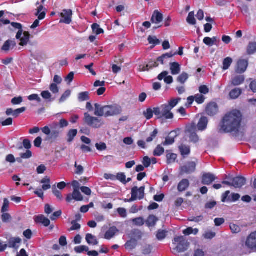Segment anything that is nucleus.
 <instances>
[{
  "mask_svg": "<svg viewBox=\"0 0 256 256\" xmlns=\"http://www.w3.org/2000/svg\"><path fill=\"white\" fill-rule=\"evenodd\" d=\"M84 120L88 126L94 128H98L102 125L100 120L96 117L91 116L88 112L84 114Z\"/></svg>",
  "mask_w": 256,
  "mask_h": 256,
  "instance_id": "6",
  "label": "nucleus"
},
{
  "mask_svg": "<svg viewBox=\"0 0 256 256\" xmlns=\"http://www.w3.org/2000/svg\"><path fill=\"white\" fill-rule=\"evenodd\" d=\"M36 16L38 17V20H36L33 24L31 26V28L34 29L39 26L40 21L44 18L46 16V8L42 6H39L36 10Z\"/></svg>",
  "mask_w": 256,
  "mask_h": 256,
  "instance_id": "8",
  "label": "nucleus"
},
{
  "mask_svg": "<svg viewBox=\"0 0 256 256\" xmlns=\"http://www.w3.org/2000/svg\"><path fill=\"white\" fill-rule=\"evenodd\" d=\"M206 239H212L216 236V233L212 231L206 232L203 235Z\"/></svg>",
  "mask_w": 256,
  "mask_h": 256,
  "instance_id": "62",
  "label": "nucleus"
},
{
  "mask_svg": "<svg viewBox=\"0 0 256 256\" xmlns=\"http://www.w3.org/2000/svg\"><path fill=\"white\" fill-rule=\"evenodd\" d=\"M232 62V58H230V57H228V58H224L223 60V63H222V64H223L222 69L224 70H228Z\"/></svg>",
  "mask_w": 256,
  "mask_h": 256,
  "instance_id": "42",
  "label": "nucleus"
},
{
  "mask_svg": "<svg viewBox=\"0 0 256 256\" xmlns=\"http://www.w3.org/2000/svg\"><path fill=\"white\" fill-rule=\"evenodd\" d=\"M188 75L187 73L183 72L177 78V81L180 84H184L188 79Z\"/></svg>",
  "mask_w": 256,
  "mask_h": 256,
  "instance_id": "43",
  "label": "nucleus"
},
{
  "mask_svg": "<svg viewBox=\"0 0 256 256\" xmlns=\"http://www.w3.org/2000/svg\"><path fill=\"white\" fill-rule=\"evenodd\" d=\"M16 46V42L15 40H8L4 43L2 47V50L6 52H8L12 50Z\"/></svg>",
  "mask_w": 256,
  "mask_h": 256,
  "instance_id": "18",
  "label": "nucleus"
},
{
  "mask_svg": "<svg viewBox=\"0 0 256 256\" xmlns=\"http://www.w3.org/2000/svg\"><path fill=\"white\" fill-rule=\"evenodd\" d=\"M154 114L153 110L150 108H148L146 111L144 112V115L148 119H150Z\"/></svg>",
  "mask_w": 256,
  "mask_h": 256,
  "instance_id": "57",
  "label": "nucleus"
},
{
  "mask_svg": "<svg viewBox=\"0 0 256 256\" xmlns=\"http://www.w3.org/2000/svg\"><path fill=\"white\" fill-rule=\"evenodd\" d=\"M177 53L175 52L172 54V52H170V53H166L162 55L161 56H160L157 58V62H160L162 64H164L167 62V60L170 58L174 56Z\"/></svg>",
  "mask_w": 256,
  "mask_h": 256,
  "instance_id": "26",
  "label": "nucleus"
},
{
  "mask_svg": "<svg viewBox=\"0 0 256 256\" xmlns=\"http://www.w3.org/2000/svg\"><path fill=\"white\" fill-rule=\"evenodd\" d=\"M246 180L244 177L237 176L233 178L232 182V186L236 188H240L246 184Z\"/></svg>",
  "mask_w": 256,
  "mask_h": 256,
  "instance_id": "17",
  "label": "nucleus"
},
{
  "mask_svg": "<svg viewBox=\"0 0 256 256\" xmlns=\"http://www.w3.org/2000/svg\"><path fill=\"white\" fill-rule=\"evenodd\" d=\"M179 150L181 154L183 156L188 155L190 152V146L184 144H182L179 146Z\"/></svg>",
  "mask_w": 256,
  "mask_h": 256,
  "instance_id": "33",
  "label": "nucleus"
},
{
  "mask_svg": "<svg viewBox=\"0 0 256 256\" xmlns=\"http://www.w3.org/2000/svg\"><path fill=\"white\" fill-rule=\"evenodd\" d=\"M245 80L244 76L239 75L233 77L232 79V84L234 86H238L242 84Z\"/></svg>",
  "mask_w": 256,
  "mask_h": 256,
  "instance_id": "25",
  "label": "nucleus"
},
{
  "mask_svg": "<svg viewBox=\"0 0 256 256\" xmlns=\"http://www.w3.org/2000/svg\"><path fill=\"white\" fill-rule=\"evenodd\" d=\"M246 246L252 250H256V231L248 236L246 242Z\"/></svg>",
  "mask_w": 256,
  "mask_h": 256,
  "instance_id": "9",
  "label": "nucleus"
},
{
  "mask_svg": "<svg viewBox=\"0 0 256 256\" xmlns=\"http://www.w3.org/2000/svg\"><path fill=\"white\" fill-rule=\"evenodd\" d=\"M138 242L136 240L131 238L126 243L124 247L126 250H132L136 246Z\"/></svg>",
  "mask_w": 256,
  "mask_h": 256,
  "instance_id": "29",
  "label": "nucleus"
},
{
  "mask_svg": "<svg viewBox=\"0 0 256 256\" xmlns=\"http://www.w3.org/2000/svg\"><path fill=\"white\" fill-rule=\"evenodd\" d=\"M21 239L19 238H12L8 241V247L18 249L19 244L21 242Z\"/></svg>",
  "mask_w": 256,
  "mask_h": 256,
  "instance_id": "22",
  "label": "nucleus"
},
{
  "mask_svg": "<svg viewBox=\"0 0 256 256\" xmlns=\"http://www.w3.org/2000/svg\"><path fill=\"white\" fill-rule=\"evenodd\" d=\"M90 98L89 92H82L78 94V100L80 102L89 100Z\"/></svg>",
  "mask_w": 256,
  "mask_h": 256,
  "instance_id": "38",
  "label": "nucleus"
},
{
  "mask_svg": "<svg viewBox=\"0 0 256 256\" xmlns=\"http://www.w3.org/2000/svg\"><path fill=\"white\" fill-rule=\"evenodd\" d=\"M86 240L89 244H92L94 246L98 244V241L96 238L92 234H88L86 235Z\"/></svg>",
  "mask_w": 256,
  "mask_h": 256,
  "instance_id": "34",
  "label": "nucleus"
},
{
  "mask_svg": "<svg viewBox=\"0 0 256 256\" xmlns=\"http://www.w3.org/2000/svg\"><path fill=\"white\" fill-rule=\"evenodd\" d=\"M72 227L68 230L69 231L78 230L80 228V224L77 223L76 220L72 222Z\"/></svg>",
  "mask_w": 256,
  "mask_h": 256,
  "instance_id": "54",
  "label": "nucleus"
},
{
  "mask_svg": "<svg viewBox=\"0 0 256 256\" xmlns=\"http://www.w3.org/2000/svg\"><path fill=\"white\" fill-rule=\"evenodd\" d=\"M162 14L158 10H154L151 18L152 22L155 24H158L162 21Z\"/></svg>",
  "mask_w": 256,
  "mask_h": 256,
  "instance_id": "21",
  "label": "nucleus"
},
{
  "mask_svg": "<svg viewBox=\"0 0 256 256\" xmlns=\"http://www.w3.org/2000/svg\"><path fill=\"white\" fill-rule=\"evenodd\" d=\"M248 61L245 60H240L238 62L237 68L236 72L238 73L242 74L244 72L248 67Z\"/></svg>",
  "mask_w": 256,
  "mask_h": 256,
  "instance_id": "19",
  "label": "nucleus"
},
{
  "mask_svg": "<svg viewBox=\"0 0 256 256\" xmlns=\"http://www.w3.org/2000/svg\"><path fill=\"white\" fill-rule=\"evenodd\" d=\"M74 250L76 253H81L84 251L88 252L89 248L87 246H80L75 247Z\"/></svg>",
  "mask_w": 256,
  "mask_h": 256,
  "instance_id": "49",
  "label": "nucleus"
},
{
  "mask_svg": "<svg viewBox=\"0 0 256 256\" xmlns=\"http://www.w3.org/2000/svg\"><path fill=\"white\" fill-rule=\"evenodd\" d=\"M196 164L194 162H188L186 165L182 167L181 170L182 173L187 174H190L194 172L196 170Z\"/></svg>",
  "mask_w": 256,
  "mask_h": 256,
  "instance_id": "16",
  "label": "nucleus"
},
{
  "mask_svg": "<svg viewBox=\"0 0 256 256\" xmlns=\"http://www.w3.org/2000/svg\"><path fill=\"white\" fill-rule=\"evenodd\" d=\"M30 34L28 32H24L23 36L20 39V43L19 44L21 46H25L27 45L30 38Z\"/></svg>",
  "mask_w": 256,
  "mask_h": 256,
  "instance_id": "30",
  "label": "nucleus"
},
{
  "mask_svg": "<svg viewBox=\"0 0 256 256\" xmlns=\"http://www.w3.org/2000/svg\"><path fill=\"white\" fill-rule=\"evenodd\" d=\"M174 142V138L170 136H167L166 140L162 142V144L164 146L171 145Z\"/></svg>",
  "mask_w": 256,
  "mask_h": 256,
  "instance_id": "52",
  "label": "nucleus"
},
{
  "mask_svg": "<svg viewBox=\"0 0 256 256\" xmlns=\"http://www.w3.org/2000/svg\"><path fill=\"white\" fill-rule=\"evenodd\" d=\"M72 12L70 10H64L60 14V16L62 18L60 20V23H64L66 24H70L72 21Z\"/></svg>",
  "mask_w": 256,
  "mask_h": 256,
  "instance_id": "10",
  "label": "nucleus"
},
{
  "mask_svg": "<svg viewBox=\"0 0 256 256\" xmlns=\"http://www.w3.org/2000/svg\"><path fill=\"white\" fill-rule=\"evenodd\" d=\"M94 114L98 116H113L120 114L122 108L117 104L102 106L98 104H95Z\"/></svg>",
  "mask_w": 256,
  "mask_h": 256,
  "instance_id": "2",
  "label": "nucleus"
},
{
  "mask_svg": "<svg viewBox=\"0 0 256 256\" xmlns=\"http://www.w3.org/2000/svg\"><path fill=\"white\" fill-rule=\"evenodd\" d=\"M42 132L48 136L49 140H56L60 136L62 131L58 128V122H53L50 126H46L41 129Z\"/></svg>",
  "mask_w": 256,
  "mask_h": 256,
  "instance_id": "3",
  "label": "nucleus"
},
{
  "mask_svg": "<svg viewBox=\"0 0 256 256\" xmlns=\"http://www.w3.org/2000/svg\"><path fill=\"white\" fill-rule=\"evenodd\" d=\"M230 194L229 190L226 191L222 195V202H225L226 200L230 202H236L239 200L240 198V195L238 194H232L231 196H228Z\"/></svg>",
  "mask_w": 256,
  "mask_h": 256,
  "instance_id": "13",
  "label": "nucleus"
},
{
  "mask_svg": "<svg viewBox=\"0 0 256 256\" xmlns=\"http://www.w3.org/2000/svg\"><path fill=\"white\" fill-rule=\"evenodd\" d=\"M190 186V182L188 180L183 179L178 184V190L179 192H182L186 190Z\"/></svg>",
  "mask_w": 256,
  "mask_h": 256,
  "instance_id": "27",
  "label": "nucleus"
},
{
  "mask_svg": "<svg viewBox=\"0 0 256 256\" xmlns=\"http://www.w3.org/2000/svg\"><path fill=\"white\" fill-rule=\"evenodd\" d=\"M41 96L46 100L48 102H52L54 99L52 98V94L48 90L43 91L41 93Z\"/></svg>",
  "mask_w": 256,
  "mask_h": 256,
  "instance_id": "47",
  "label": "nucleus"
},
{
  "mask_svg": "<svg viewBox=\"0 0 256 256\" xmlns=\"http://www.w3.org/2000/svg\"><path fill=\"white\" fill-rule=\"evenodd\" d=\"M34 220L36 223L42 224L45 226H48L50 224V220L44 215H39L35 217Z\"/></svg>",
  "mask_w": 256,
  "mask_h": 256,
  "instance_id": "24",
  "label": "nucleus"
},
{
  "mask_svg": "<svg viewBox=\"0 0 256 256\" xmlns=\"http://www.w3.org/2000/svg\"><path fill=\"white\" fill-rule=\"evenodd\" d=\"M68 122L65 119H61L58 122V128H66L68 126Z\"/></svg>",
  "mask_w": 256,
  "mask_h": 256,
  "instance_id": "55",
  "label": "nucleus"
},
{
  "mask_svg": "<svg viewBox=\"0 0 256 256\" xmlns=\"http://www.w3.org/2000/svg\"><path fill=\"white\" fill-rule=\"evenodd\" d=\"M242 90L240 88H235L232 90L229 94V96L230 99H236L242 94Z\"/></svg>",
  "mask_w": 256,
  "mask_h": 256,
  "instance_id": "31",
  "label": "nucleus"
},
{
  "mask_svg": "<svg viewBox=\"0 0 256 256\" xmlns=\"http://www.w3.org/2000/svg\"><path fill=\"white\" fill-rule=\"evenodd\" d=\"M206 113L210 116L215 115L218 112V106L214 102L209 103L206 109Z\"/></svg>",
  "mask_w": 256,
  "mask_h": 256,
  "instance_id": "12",
  "label": "nucleus"
},
{
  "mask_svg": "<svg viewBox=\"0 0 256 256\" xmlns=\"http://www.w3.org/2000/svg\"><path fill=\"white\" fill-rule=\"evenodd\" d=\"M26 110V108L25 107H22L20 108H18L16 110H14L12 116L14 118H17L18 116L20 114L24 112Z\"/></svg>",
  "mask_w": 256,
  "mask_h": 256,
  "instance_id": "60",
  "label": "nucleus"
},
{
  "mask_svg": "<svg viewBox=\"0 0 256 256\" xmlns=\"http://www.w3.org/2000/svg\"><path fill=\"white\" fill-rule=\"evenodd\" d=\"M119 232L118 230L114 226L110 227L109 229L104 234V238L106 240H110L113 238L116 234Z\"/></svg>",
  "mask_w": 256,
  "mask_h": 256,
  "instance_id": "20",
  "label": "nucleus"
},
{
  "mask_svg": "<svg viewBox=\"0 0 256 256\" xmlns=\"http://www.w3.org/2000/svg\"><path fill=\"white\" fill-rule=\"evenodd\" d=\"M50 182V180L48 177L46 176L42 178L40 181V183L43 184L42 186V190H46L50 189L51 188Z\"/></svg>",
  "mask_w": 256,
  "mask_h": 256,
  "instance_id": "32",
  "label": "nucleus"
},
{
  "mask_svg": "<svg viewBox=\"0 0 256 256\" xmlns=\"http://www.w3.org/2000/svg\"><path fill=\"white\" fill-rule=\"evenodd\" d=\"M162 110V116L166 119H172L174 118V114L171 112L172 109L170 108L167 104H162L161 106Z\"/></svg>",
  "mask_w": 256,
  "mask_h": 256,
  "instance_id": "14",
  "label": "nucleus"
},
{
  "mask_svg": "<svg viewBox=\"0 0 256 256\" xmlns=\"http://www.w3.org/2000/svg\"><path fill=\"white\" fill-rule=\"evenodd\" d=\"M142 238V232L138 230H134L132 232V238H134L138 241Z\"/></svg>",
  "mask_w": 256,
  "mask_h": 256,
  "instance_id": "44",
  "label": "nucleus"
},
{
  "mask_svg": "<svg viewBox=\"0 0 256 256\" xmlns=\"http://www.w3.org/2000/svg\"><path fill=\"white\" fill-rule=\"evenodd\" d=\"M170 70L172 74L176 75L180 72V66L176 62H172L170 64Z\"/></svg>",
  "mask_w": 256,
  "mask_h": 256,
  "instance_id": "28",
  "label": "nucleus"
},
{
  "mask_svg": "<svg viewBox=\"0 0 256 256\" xmlns=\"http://www.w3.org/2000/svg\"><path fill=\"white\" fill-rule=\"evenodd\" d=\"M145 186H142L140 188L134 186L132 188V197L129 201H134L137 199L142 200L144 196Z\"/></svg>",
  "mask_w": 256,
  "mask_h": 256,
  "instance_id": "7",
  "label": "nucleus"
},
{
  "mask_svg": "<svg viewBox=\"0 0 256 256\" xmlns=\"http://www.w3.org/2000/svg\"><path fill=\"white\" fill-rule=\"evenodd\" d=\"M153 249L152 246L150 244H144L142 246V252L144 255L150 254Z\"/></svg>",
  "mask_w": 256,
  "mask_h": 256,
  "instance_id": "36",
  "label": "nucleus"
},
{
  "mask_svg": "<svg viewBox=\"0 0 256 256\" xmlns=\"http://www.w3.org/2000/svg\"><path fill=\"white\" fill-rule=\"evenodd\" d=\"M194 98L196 102L199 104L203 103L205 100V97L200 94H196Z\"/></svg>",
  "mask_w": 256,
  "mask_h": 256,
  "instance_id": "56",
  "label": "nucleus"
},
{
  "mask_svg": "<svg viewBox=\"0 0 256 256\" xmlns=\"http://www.w3.org/2000/svg\"><path fill=\"white\" fill-rule=\"evenodd\" d=\"M164 152V149L160 145H158L154 151V155L158 156L162 155Z\"/></svg>",
  "mask_w": 256,
  "mask_h": 256,
  "instance_id": "45",
  "label": "nucleus"
},
{
  "mask_svg": "<svg viewBox=\"0 0 256 256\" xmlns=\"http://www.w3.org/2000/svg\"><path fill=\"white\" fill-rule=\"evenodd\" d=\"M208 124V120L207 118L202 116L200 118L197 124L196 129L198 128L200 131H203L206 128Z\"/></svg>",
  "mask_w": 256,
  "mask_h": 256,
  "instance_id": "23",
  "label": "nucleus"
},
{
  "mask_svg": "<svg viewBox=\"0 0 256 256\" xmlns=\"http://www.w3.org/2000/svg\"><path fill=\"white\" fill-rule=\"evenodd\" d=\"M28 100H36L38 102H42V99L37 94H32L28 96Z\"/></svg>",
  "mask_w": 256,
  "mask_h": 256,
  "instance_id": "61",
  "label": "nucleus"
},
{
  "mask_svg": "<svg viewBox=\"0 0 256 256\" xmlns=\"http://www.w3.org/2000/svg\"><path fill=\"white\" fill-rule=\"evenodd\" d=\"M180 100V98H172L168 102V104H167V106L172 110L178 104Z\"/></svg>",
  "mask_w": 256,
  "mask_h": 256,
  "instance_id": "46",
  "label": "nucleus"
},
{
  "mask_svg": "<svg viewBox=\"0 0 256 256\" xmlns=\"http://www.w3.org/2000/svg\"><path fill=\"white\" fill-rule=\"evenodd\" d=\"M148 40L150 44H153L154 46L159 44H160V40H158L155 36H149Z\"/></svg>",
  "mask_w": 256,
  "mask_h": 256,
  "instance_id": "53",
  "label": "nucleus"
},
{
  "mask_svg": "<svg viewBox=\"0 0 256 256\" xmlns=\"http://www.w3.org/2000/svg\"><path fill=\"white\" fill-rule=\"evenodd\" d=\"M242 115L238 110L227 113L223 118L222 130L226 132H237L240 127Z\"/></svg>",
  "mask_w": 256,
  "mask_h": 256,
  "instance_id": "1",
  "label": "nucleus"
},
{
  "mask_svg": "<svg viewBox=\"0 0 256 256\" xmlns=\"http://www.w3.org/2000/svg\"><path fill=\"white\" fill-rule=\"evenodd\" d=\"M166 153L167 163L170 164L174 162L177 158V155L175 154L169 153L168 150L166 151Z\"/></svg>",
  "mask_w": 256,
  "mask_h": 256,
  "instance_id": "39",
  "label": "nucleus"
},
{
  "mask_svg": "<svg viewBox=\"0 0 256 256\" xmlns=\"http://www.w3.org/2000/svg\"><path fill=\"white\" fill-rule=\"evenodd\" d=\"M204 217L200 215L197 216H192L188 218V220L190 222H198L203 220Z\"/></svg>",
  "mask_w": 256,
  "mask_h": 256,
  "instance_id": "63",
  "label": "nucleus"
},
{
  "mask_svg": "<svg viewBox=\"0 0 256 256\" xmlns=\"http://www.w3.org/2000/svg\"><path fill=\"white\" fill-rule=\"evenodd\" d=\"M158 220V219L156 216H154V215H150L148 217L146 222V225L148 227H150V226H155V224Z\"/></svg>",
  "mask_w": 256,
  "mask_h": 256,
  "instance_id": "35",
  "label": "nucleus"
},
{
  "mask_svg": "<svg viewBox=\"0 0 256 256\" xmlns=\"http://www.w3.org/2000/svg\"><path fill=\"white\" fill-rule=\"evenodd\" d=\"M93 32L96 34H100L104 33V30L100 28V26L98 24H94L92 26Z\"/></svg>",
  "mask_w": 256,
  "mask_h": 256,
  "instance_id": "48",
  "label": "nucleus"
},
{
  "mask_svg": "<svg viewBox=\"0 0 256 256\" xmlns=\"http://www.w3.org/2000/svg\"><path fill=\"white\" fill-rule=\"evenodd\" d=\"M186 22L191 25H194L196 24L194 12H191L188 14L186 18Z\"/></svg>",
  "mask_w": 256,
  "mask_h": 256,
  "instance_id": "41",
  "label": "nucleus"
},
{
  "mask_svg": "<svg viewBox=\"0 0 256 256\" xmlns=\"http://www.w3.org/2000/svg\"><path fill=\"white\" fill-rule=\"evenodd\" d=\"M216 179V177L211 173H206L202 175V183L204 184L210 185Z\"/></svg>",
  "mask_w": 256,
  "mask_h": 256,
  "instance_id": "15",
  "label": "nucleus"
},
{
  "mask_svg": "<svg viewBox=\"0 0 256 256\" xmlns=\"http://www.w3.org/2000/svg\"><path fill=\"white\" fill-rule=\"evenodd\" d=\"M173 244H177L174 250L178 253L182 252L186 250L190 245V243L183 236H176L173 240Z\"/></svg>",
  "mask_w": 256,
  "mask_h": 256,
  "instance_id": "4",
  "label": "nucleus"
},
{
  "mask_svg": "<svg viewBox=\"0 0 256 256\" xmlns=\"http://www.w3.org/2000/svg\"><path fill=\"white\" fill-rule=\"evenodd\" d=\"M132 221L133 223L137 226H142L144 224V220L142 217L134 218Z\"/></svg>",
  "mask_w": 256,
  "mask_h": 256,
  "instance_id": "50",
  "label": "nucleus"
},
{
  "mask_svg": "<svg viewBox=\"0 0 256 256\" xmlns=\"http://www.w3.org/2000/svg\"><path fill=\"white\" fill-rule=\"evenodd\" d=\"M78 134V130L76 129L70 130L68 131L67 134V141L68 142H71L73 141L74 137Z\"/></svg>",
  "mask_w": 256,
  "mask_h": 256,
  "instance_id": "37",
  "label": "nucleus"
},
{
  "mask_svg": "<svg viewBox=\"0 0 256 256\" xmlns=\"http://www.w3.org/2000/svg\"><path fill=\"white\" fill-rule=\"evenodd\" d=\"M72 200L76 201H82L83 200V196L80 192V190H74L72 193L68 194L66 200L70 202Z\"/></svg>",
  "mask_w": 256,
  "mask_h": 256,
  "instance_id": "11",
  "label": "nucleus"
},
{
  "mask_svg": "<svg viewBox=\"0 0 256 256\" xmlns=\"http://www.w3.org/2000/svg\"><path fill=\"white\" fill-rule=\"evenodd\" d=\"M166 232L165 230H160L156 234V238L158 240H162L164 239L166 236Z\"/></svg>",
  "mask_w": 256,
  "mask_h": 256,
  "instance_id": "58",
  "label": "nucleus"
},
{
  "mask_svg": "<svg viewBox=\"0 0 256 256\" xmlns=\"http://www.w3.org/2000/svg\"><path fill=\"white\" fill-rule=\"evenodd\" d=\"M247 52L249 54H254L256 52V42H250L249 43L247 48Z\"/></svg>",
  "mask_w": 256,
  "mask_h": 256,
  "instance_id": "40",
  "label": "nucleus"
},
{
  "mask_svg": "<svg viewBox=\"0 0 256 256\" xmlns=\"http://www.w3.org/2000/svg\"><path fill=\"white\" fill-rule=\"evenodd\" d=\"M116 178L120 181L122 182V183L126 184V176L124 173H118L116 176Z\"/></svg>",
  "mask_w": 256,
  "mask_h": 256,
  "instance_id": "64",
  "label": "nucleus"
},
{
  "mask_svg": "<svg viewBox=\"0 0 256 256\" xmlns=\"http://www.w3.org/2000/svg\"><path fill=\"white\" fill-rule=\"evenodd\" d=\"M70 94L71 91L70 90H66L60 99V102H62L66 100V99L70 96Z\"/></svg>",
  "mask_w": 256,
  "mask_h": 256,
  "instance_id": "59",
  "label": "nucleus"
},
{
  "mask_svg": "<svg viewBox=\"0 0 256 256\" xmlns=\"http://www.w3.org/2000/svg\"><path fill=\"white\" fill-rule=\"evenodd\" d=\"M230 229L233 234H238L241 231L240 226L234 224H230Z\"/></svg>",
  "mask_w": 256,
  "mask_h": 256,
  "instance_id": "51",
  "label": "nucleus"
},
{
  "mask_svg": "<svg viewBox=\"0 0 256 256\" xmlns=\"http://www.w3.org/2000/svg\"><path fill=\"white\" fill-rule=\"evenodd\" d=\"M196 126L194 124L186 127V136L189 138L190 142L196 143L198 142L199 137L196 134Z\"/></svg>",
  "mask_w": 256,
  "mask_h": 256,
  "instance_id": "5",
  "label": "nucleus"
}]
</instances>
